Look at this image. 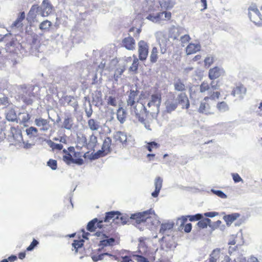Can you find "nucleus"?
<instances>
[{"mask_svg":"<svg viewBox=\"0 0 262 262\" xmlns=\"http://www.w3.org/2000/svg\"><path fill=\"white\" fill-rule=\"evenodd\" d=\"M145 238L141 237L139 239L138 249L139 254L133 255L137 262H154L156 260L155 253L150 252L145 242Z\"/></svg>","mask_w":262,"mask_h":262,"instance_id":"f03ea898","label":"nucleus"},{"mask_svg":"<svg viewBox=\"0 0 262 262\" xmlns=\"http://www.w3.org/2000/svg\"><path fill=\"white\" fill-rule=\"evenodd\" d=\"M10 141L14 145H19L23 141L21 132L18 127H11L10 128V135H9Z\"/></svg>","mask_w":262,"mask_h":262,"instance_id":"1a4fd4ad","label":"nucleus"},{"mask_svg":"<svg viewBox=\"0 0 262 262\" xmlns=\"http://www.w3.org/2000/svg\"><path fill=\"white\" fill-rule=\"evenodd\" d=\"M220 95V92L216 91L210 93L208 96L205 97L203 101L200 103L198 111L201 113L206 115L213 114L211 109L212 106L211 101L218 99Z\"/></svg>","mask_w":262,"mask_h":262,"instance_id":"20e7f679","label":"nucleus"},{"mask_svg":"<svg viewBox=\"0 0 262 262\" xmlns=\"http://www.w3.org/2000/svg\"><path fill=\"white\" fill-rule=\"evenodd\" d=\"M232 175L234 182L237 183L242 181V179L238 173H233Z\"/></svg>","mask_w":262,"mask_h":262,"instance_id":"69168bd1","label":"nucleus"},{"mask_svg":"<svg viewBox=\"0 0 262 262\" xmlns=\"http://www.w3.org/2000/svg\"><path fill=\"white\" fill-rule=\"evenodd\" d=\"M155 215L154 211L149 209L142 212L133 214L130 216V220L134 224H140L150 220L152 215Z\"/></svg>","mask_w":262,"mask_h":262,"instance_id":"39448f33","label":"nucleus"},{"mask_svg":"<svg viewBox=\"0 0 262 262\" xmlns=\"http://www.w3.org/2000/svg\"><path fill=\"white\" fill-rule=\"evenodd\" d=\"M107 226H111V224L106 225L103 224V221L98 220L97 218H95L88 223L86 229L90 232H94L97 228L103 230V229H105Z\"/></svg>","mask_w":262,"mask_h":262,"instance_id":"9b49d317","label":"nucleus"},{"mask_svg":"<svg viewBox=\"0 0 262 262\" xmlns=\"http://www.w3.org/2000/svg\"><path fill=\"white\" fill-rule=\"evenodd\" d=\"M159 3L161 7H164L166 9L171 8L173 6V3L170 0H168V1H165L164 2L160 1Z\"/></svg>","mask_w":262,"mask_h":262,"instance_id":"3c124183","label":"nucleus"},{"mask_svg":"<svg viewBox=\"0 0 262 262\" xmlns=\"http://www.w3.org/2000/svg\"><path fill=\"white\" fill-rule=\"evenodd\" d=\"M107 254L103 250H100V247L98 249L94 251L91 254V258L94 261H97L103 259L104 256Z\"/></svg>","mask_w":262,"mask_h":262,"instance_id":"4be33fe9","label":"nucleus"},{"mask_svg":"<svg viewBox=\"0 0 262 262\" xmlns=\"http://www.w3.org/2000/svg\"><path fill=\"white\" fill-rule=\"evenodd\" d=\"M201 49V46L199 44L189 43L186 48V52L187 55H190L199 51Z\"/></svg>","mask_w":262,"mask_h":262,"instance_id":"cd10ccee","label":"nucleus"},{"mask_svg":"<svg viewBox=\"0 0 262 262\" xmlns=\"http://www.w3.org/2000/svg\"><path fill=\"white\" fill-rule=\"evenodd\" d=\"M117 117L121 123L125 121L126 117V113L122 107H119L117 110Z\"/></svg>","mask_w":262,"mask_h":262,"instance_id":"f704fd0d","label":"nucleus"},{"mask_svg":"<svg viewBox=\"0 0 262 262\" xmlns=\"http://www.w3.org/2000/svg\"><path fill=\"white\" fill-rule=\"evenodd\" d=\"M36 8L42 17H47L53 13L54 8L49 0H43L40 6L33 5L31 9Z\"/></svg>","mask_w":262,"mask_h":262,"instance_id":"0eeeda50","label":"nucleus"},{"mask_svg":"<svg viewBox=\"0 0 262 262\" xmlns=\"http://www.w3.org/2000/svg\"><path fill=\"white\" fill-rule=\"evenodd\" d=\"M48 143V144L50 146V147L53 150H60L63 148V145L61 144L55 143L51 140L49 141Z\"/></svg>","mask_w":262,"mask_h":262,"instance_id":"49530a36","label":"nucleus"},{"mask_svg":"<svg viewBox=\"0 0 262 262\" xmlns=\"http://www.w3.org/2000/svg\"><path fill=\"white\" fill-rule=\"evenodd\" d=\"M173 226L174 223L173 222H168L162 223L161 225L159 232L160 233L164 234L166 231L171 230L173 228Z\"/></svg>","mask_w":262,"mask_h":262,"instance_id":"473e14b6","label":"nucleus"},{"mask_svg":"<svg viewBox=\"0 0 262 262\" xmlns=\"http://www.w3.org/2000/svg\"><path fill=\"white\" fill-rule=\"evenodd\" d=\"M68 150L71 153H73V163H75L78 165H82L83 164V160L81 158L82 154L80 152L75 151L74 147H70L68 148Z\"/></svg>","mask_w":262,"mask_h":262,"instance_id":"412c9836","label":"nucleus"},{"mask_svg":"<svg viewBox=\"0 0 262 262\" xmlns=\"http://www.w3.org/2000/svg\"><path fill=\"white\" fill-rule=\"evenodd\" d=\"M166 111L170 113L174 111L178 107L177 100H176L175 96L173 94L168 97L165 102Z\"/></svg>","mask_w":262,"mask_h":262,"instance_id":"f3484780","label":"nucleus"},{"mask_svg":"<svg viewBox=\"0 0 262 262\" xmlns=\"http://www.w3.org/2000/svg\"><path fill=\"white\" fill-rule=\"evenodd\" d=\"M63 152L66 154L63 157V161L68 164H70L71 163H73L74 159L70 153L68 152L65 149L63 150Z\"/></svg>","mask_w":262,"mask_h":262,"instance_id":"37998d69","label":"nucleus"},{"mask_svg":"<svg viewBox=\"0 0 262 262\" xmlns=\"http://www.w3.org/2000/svg\"><path fill=\"white\" fill-rule=\"evenodd\" d=\"M159 147L160 145L154 141L148 143L146 145V148L150 152H151L153 149H157Z\"/></svg>","mask_w":262,"mask_h":262,"instance_id":"de8ad7c7","label":"nucleus"},{"mask_svg":"<svg viewBox=\"0 0 262 262\" xmlns=\"http://www.w3.org/2000/svg\"><path fill=\"white\" fill-rule=\"evenodd\" d=\"M52 26V23L47 19L41 22L39 25V28L43 33L48 32L50 31Z\"/></svg>","mask_w":262,"mask_h":262,"instance_id":"c756f323","label":"nucleus"},{"mask_svg":"<svg viewBox=\"0 0 262 262\" xmlns=\"http://www.w3.org/2000/svg\"><path fill=\"white\" fill-rule=\"evenodd\" d=\"M117 136L118 137L117 139L118 140H119L121 143H124L126 142L127 137L123 133H121V132L118 133L117 135Z\"/></svg>","mask_w":262,"mask_h":262,"instance_id":"864d4df0","label":"nucleus"},{"mask_svg":"<svg viewBox=\"0 0 262 262\" xmlns=\"http://www.w3.org/2000/svg\"><path fill=\"white\" fill-rule=\"evenodd\" d=\"M162 179L160 177H157L155 180V189L160 190L162 188Z\"/></svg>","mask_w":262,"mask_h":262,"instance_id":"8fccbe9b","label":"nucleus"},{"mask_svg":"<svg viewBox=\"0 0 262 262\" xmlns=\"http://www.w3.org/2000/svg\"><path fill=\"white\" fill-rule=\"evenodd\" d=\"M5 49L7 52L9 53H15L16 51L15 45L14 41H10L7 43Z\"/></svg>","mask_w":262,"mask_h":262,"instance_id":"a18cd8bd","label":"nucleus"},{"mask_svg":"<svg viewBox=\"0 0 262 262\" xmlns=\"http://www.w3.org/2000/svg\"><path fill=\"white\" fill-rule=\"evenodd\" d=\"M73 119L72 117L67 116L64 119L63 127L67 129H71L73 127Z\"/></svg>","mask_w":262,"mask_h":262,"instance_id":"4c0bfd02","label":"nucleus"},{"mask_svg":"<svg viewBox=\"0 0 262 262\" xmlns=\"http://www.w3.org/2000/svg\"><path fill=\"white\" fill-rule=\"evenodd\" d=\"M25 18V13L24 12L20 13L17 19L13 22L12 25L14 27H19L21 25V22Z\"/></svg>","mask_w":262,"mask_h":262,"instance_id":"a19ab883","label":"nucleus"},{"mask_svg":"<svg viewBox=\"0 0 262 262\" xmlns=\"http://www.w3.org/2000/svg\"><path fill=\"white\" fill-rule=\"evenodd\" d=\"M213 61L214 60L212 57H207L204 59V65L205 67H209L213 63Z\"/></svg>","mask_w":262,"mask_h":262,"instance_id":"e2e57ef3","label":"nucleus"},{"mask_svg":"<svg viewBox=\"0 0 262 262\" xmlns=\"http://www.w3.org/2000/svg\"><path fill=\"white\" fill-rule=\"evenodd\" d=\"M34 97V93L32 91L28 90L23 92L20 98L26 105H32Z\"/></svg>","mask_w":262,"mask_h":262,"instance_id":"a211bd4d","label":"nucleus"},{"mask_svg":"<svg viewBox=\"0 0 262 262\" xmlns=\"http://www.w3.org/2000/svg\"><path fill=\"white\" fill-rule=\"evenodd\" d=\"M246 93V89L242 84L236 86L232 90L231 94L233 96H237L239 97H242Z\"/></svg>","mask_w":262,"mask_h":262,"instance_id":"bb28decb","label":"nucleus"},{"mask_svg":"<svg viewBox=\"0 0 262 262\" xmlns=\"http://www.w3.org/2000/svg\"><path fill=\"white\" fill-rule=\"evenodd\" d=\"M240 214L238 213H234L231 214L225 215L224 216V220L228 226H229L231 224L235 221L238 217H239Z\"/></svg>","mask_w":262,"mask_h":262,"instance_id":"c85d7f7f","label":"nucleus"},{"mask_svg":"<svg viewBox=\"0 0 262 262\" xmlns=\"http://www.w3.org/2000/svg\"><path fill=\"white\" fill-rule=\"evenodd\" d=\"M38 130L36 128L31 126L26 129L27 134L31 137L36 136L37 134Z\"/></svg>","mask_w":262,"mask_h":262,"instance_id":"09e8293b","label":"nucleus"},{"mask_svg":"<svg viewBox=\"0 0 262 262\" xmlns=\"http://www.w3.org/2000/svg\"><path fill=\"white\" fill-rule=\"evenodd\" d=\"M107 254L103 250H100V247L98 249L94 251L91 254V258L94 261H97L103 259L104 256Z\"/></svg>","mask_w":262,"mask_h":262,"instance_id":"5701e85b","label":"nucleus"},{"mask_svg":"<svg viewBox=\"0 0 262 262\" xmlns=\"http://www.w3.org/2000/svg\"><path fill=\"white\" fill-rule=\"evenodd\" d=\"M146 18L154 23L169 21L171 18V13L168 11L159 12L156 15L149 14Z\"/></svg>","mask_w":262,"mask_h":262,"instance_id":"6e6552de","label":"nucleus"},{"mask_svg":"<svg viewBox=\"0 0 262 262\" xmlns=\"http://www.w3.org/2000/svg\"><path fill=\"white\" fill-rule=\"evenodd\" d=\"M30 119V116L29 114H27L26 115L24 116L21 119V122L23 123H27L29 120Z\"/></svg>","mask_w":262,"mask_h":262,"instance_id":"774afa93","label":"nucleus"},{"mask_svg":"<svg viewBox=\"0 0 262 262\" xmlns=\"http://www.w3.org/2000/svg\"><path fill=\"white\" fill-rule=\"evenodd\" d=\"M138 95L137 91L130 90L127 99V104L131 107L132 113L135 114L138 120L143 123L147 117L149 112H147V109L142 103L139 102Z\"/></svg>","mask_w":262,"mask_h":262,"instance_id":"f257e3e1","label":"nucleus"},{"mask_svg":"<svg viewBox=\"0 0 262 262\" xmlns=\"http://www.w3.org/2000/svg\"><path fill=\"white\" fill-rule=\"evenodd\" d=\"M118 221L119 222L118 224L121 223L122 224H125L127 223L126 217L122 216L121 213L119 220Z\"/></svg>","mask_w":262,"mask_h":262,"instance_id":"338daca9","label":"nucleus"},{"mask_svg":"<svg viewBox=\"0 0 262 262\" xmlns=\"http://www.w3.org/2000/svg\"><path fill=\"white\" fill-rule=\"evenodd\" d=\"M169 41V40L166 35L161 34L159 36L158 41L160 48V52L162 54H164L167 52Z\"/></svg>","mask_w":262,"mask_h":262,"instance_id":"6ab92c4d","label":"nucleus"},{"mask_svg":"<svg viewBox=\"0 0 262 262\" xmlns=\"http://www.w3.org/2000/svg\"><path fill=\"white\" fill-rule=\"evenodd\" d=\"M89 128L92 131L98 130L100 128V123L94 119H90L88 121Z\"/></svg>","mask_w":262,"mask_h":262,"instance_id":"72a5a7b5","label":"nucleus"},{"mask_svg":"<svg viewBox=\"0 0 262 262\" xmlns=\"http://www.w3.org/2000/svg\"><path fill=\"white\" fill-rule=\"evenodd\" d=\"M133 255L129 252L122 251L119 262H135L133 259V257H134ZM134 258L135 257H134Z\"/></svg>","mask_w":262,"mask_h":262,"instance_id":"7c9ffc66","label":"nucleus"},{"mask_svg":"<svg viewBox=\"0 0 262 262\" xmlns=\"http://www.w3.org/2000/svg\"><path fill=\"white\" fill-rule=\"evenodd\" d=\"M161 103V95L160 94H152L151 96L150 100L147 103V106L151 108V110L147 111L149 112L148 114L152 115L158 114L159 112V108Z\"/></svg>","mask_w":262,"mask_h":262,"instance_id":"423d86ee","label":"nucleus"},{"mask_svg":"<svg viewBox=\"0 0 262 262\" xmlns=\"http://www.w3.org/2000/svg\"><path fill=\"white\" fill-rule=\"evenodd\" d=\"M9 104L10 102L8 97L6 96H4L3 97L0 98V105L7 106Z\"/></svg>","mask_w":262,"mask_h":262,"instance_id":"052dcab7","label":"nucleus"},{"mask_svg":"<svg viewBox=\"0 0 262 262\" xmlns=\"http://www.w3.org/2000/svg\"><path fill=\"white\" fill-rule=\"evenodd\" d=\"M84 241L83 239L80 240H74L72 246L74 248L73 250H75V252H78L79 248H81L83 246Z\"/></svg>","mask_w":262,"mask_h":262,"instance_id":"c03bdc74","label":"nucleus"},{"mask_svg":"<svg viewBox=\"0 0 262 262\" xmlns=\"http://www.w3.org/2000/svg\"><path fill=\"white\" fill-rule=\"evenodd\" d=\"M216 107L220 112H225L229 110V106L224 101L219 102L217 103Z\"/></svg>","mask_w":262,"mask_h":262,"instance_id":"79ce46f5","label":"nucleus"},{"mask_svg":"<svg viewBox=\"0 0 262 262\" xmlns=\"http://www.w3.org/2000/svg\"><path fill=\"white\" fill-rule=\"evenodd\" d=\"M224 74L225 71L223 68L214 67L209 70L208 77L210 80H212L223 76Z\"/></svg>","mask_w":262,"mask_h":262,"instance_id":"dca6fc26","label":"nucleus"},{"mask_svg":"<svg viewBox=\"0 0 262 262\" xmlns=\"http://www.w3.org/2000/svg\"><path fill=\"white\" fill-rule=\"evenodd\" d=\"M112 139L110 137L105 138L102 146V150H98L93 156V159H98L110 152Z\"/></svg>","mask_w":262,"mask_h":262,"instance_id":"9d476101","label":"nucleus"},{"mask_svg":"<svg viewBox=\"0 0 262 262\" xmlns=\"http://www.w3.org/2000/svg\"><path fill=\"white\" fill-rule=\"evenodd\" d=\"M211 192L222 199L227 198V195L221 190L211 189Z\"/></svg>","mask_w":262,"mask_h":262,"instance_id":"5fc2aeb1","label":"nucleus"},{"mask_svg":"<svg viewBox=\"0 0 262 262\" xmlns=\"http://www.w3.org/2000/svg\"><path fill=\"white\" fill-rule=\"evenodd\" d=\"M210 223L211 220L210 219L205 218L199 220L197 223V226L200 229H204L206 228L208 225H209Z\"/></svg>","mask_w":262,"mask_h":262,"instance_id":"58836bf2","label":"nucleus"},{"mask_svg":"<svg viewBox=\"0 0 262 262\" xmlns=\"http://www.w3.org/2000/svg\"><path fill=\"white\" fill-rule=\"evenodd\" d=\"M248 15L250 20L255 24L261 23V15L255 6H252L248 9Z\"/></svg>","mask_w":262,"mask_h":262,"instance_id":"f8f14e48","label":"nucleus"},{"mask_svg":"<svg viewBox=\"0 0 262 262\" xmlns=\"http://www.w3.org/2000/svg\"><path fill=\"white\" fill-rule=\"evenodd\" d=\"M135 40L131 36L125 37L122 41V46L128 50H135Z\"/></svg>","mask_w":262,"mask_h":262,"instance_id":"aec40b11","label":"nucleus"},{"mask_svg":"<svg viewBox=\"0 0 262 262\" xmlns=\"http://www.w3.org/2000/svg\"><path fill=\"white\" fill-rule=\"evenodd\" d=\"M47 165L53 170L56 169L57 167L56 160L53 159H50L47 162Z\"/></svg>","mask_w":262,"mask_h":262,"instance_id":"6e6d98bb","label":"nucleus"},{"mask_svg":"<svg viewBox=\"0 0 262 262\" xmlns=\"http://www.w3.org/2000/svg\"><path fill=\"white\" fill-rule=\"evenodd\" d=\"M121 252H119L116 254H112L111 253L107 252V254H106V255L109 256L112 259L115 260L119 262L121 257Z\"/></svg>","mask_w":262,"mask_h":262,"instance_id":"4d7b16f0","label":"nucleus"},{"mask_svg":"<svg viewBox=\"0 0 262 262\" xmlns=\"http://www.w3.org/2000/svg\"><path fill=\"white\" fill-rule=\"evenodd\" d=\"M221 257L223 258V253H221L219 250H214L210 255L208 262H217Z\"/></svg>","mask_w":262,"mask_h":262,"instance_id":"2f4dec72","label":"nucleus"},{"mask_svg":"<svg viewBox=\"0 0 262 262\" xmlns=\"http://www.w3.org/2000/svg\"><path fill=\"white\" fill-rule=\"evenodd\" d=\"M97 144V138L94 135L90 136L89 141L88 142H86V138H84V146H85L86 148L90 150H94V148L96 146Z\"/></svg>","mask_w":262,"mask_h":262,"instance_id":"b1692460","label":"nucleus"},{"mask_svg":"<svg viewBox=\"0 0 262 262\" xmlns=\"http://www.w3.org/2000/svg\"><path fill=\"white\" fill-rule=\"evenodd\" d=\"M180 227H182V229H183L184 231L186 233L190 232L192 229V225L191 223L186 224V223L184 225L181 224Z\"/></svg>","mask_w":262,"mask_h":262,"instance_id":"680f3d73","label":"nucleus"},{"mask_svg":"<svg viewBox=\"0 0 262 262\" xmlns=\"http://www.w3.org/2000/svg\"><path fill=\"white\" fill-rule=\"evenodd\" d=\"M35 123L38 127H41L42 130H47L49 128V121L42 118H36L35 120Z\"/></svg>","mask_w":262,"mask_h":262,"instance_id":"393cba45","label":"nucleus"},{"mask_svg":"<svg viewBox=\"0 0 262 262\" xmlns=\"http://www.w3.org/2000/svg\"><path fill=\"white\" fill-rule=\"evenodd\" d=\"M210 89V84L207 82L203 81L200 86V90L201 93L208 91Z\"/></svg>","mask_w":262,"mask_h":262,"instance_id":"603ef678","label":"nucleus"},{"mask_svg":"<svg viewBox=\"0 0 262 262\" xmlns=\"http://www.w3.org/2000/svg\"><path fill=\"white\" fill-rule=\"evenodd\" d=\"M39 244V242L35 239H33L30 245L27 248L26 250L28 251L33 250L35 247Z\"/></svg>","mask_w":262,"mask_h":262,"instance_id":"bf43d9fd","label":"nucleus"},{"mask_svg":"<svg viewBox=\"0 0 262 262\" xmlns=\"http://www.w3.org/2000/svg\"><path fill=\"white\" fill-rule=\"evenodd\" d=\"M149 46L144 40H140L138 42L139 59L141 61L146 59L148 54Z\"/></svg>","mask_w":262,"mask_h":262,"instance_id":"ddd939ff","label":"nucleus"},{"mask_svg":"<svg viewBox=\"0 0 262 262\" xmlns=\"http://www.w3.org/2000/svg\"><path fill=\"white\" fill-rule=\"evenodd\" d=\"M202 218V214L198 213L193 215L183 216L180 220L181 221V225H184L187 222L188 219L190 222H193L199 221Z\"/></svg>","mask_w":262,"mask_h":262,"instance_id":"a878e982","label":"nucleus"},{"mask_svg":"<svg viewBox=\"0 0 262 262\" xmlns=\"http://www.w3.org/2000/svg\"><path fill=\"white\" fill-rule=\"evenodd\" d=\"M133 62L130 67L129 68V71L130 72H133L135 74H136L137 73L138 70L139 59L137 57V56L135 55H133Z\"/></svg>","mask_w":262,"mask_h":262,"instance_id":"c9c22d12","label":"nucleus"},{"mask_svg":"<svg viewBox=\"0 0 262 262\" xmlns=\"http://www.w3.org/2000/svg\"><path fill=\"white\" fill-rule=\"evenodd\" d=\"M178 105H181L182 109H188L190 106V102L188 98L185 93H181L176 98Z\"/></svg>","mask_w":262,"mask_h":262,"instance_id":"2eb2a0df","label":"nucleus"},{"mask_svg":"<svg viewBox=\"0 0 262 262\" xmlns=\"http://www.w3.org/2000/svg\"><path fill=\"white\" fill-rule=\"evenodd\" d=\"M107 229H103L101 231L96 232L95 235L99 241L98 246L100 250L106 251L105 249L107 247H113L118 244V241L115 238L111 237L110 235L107 233Z\"/></svg>","mask_w":262,"mask_h":262,"instance_id":"7ed1b4c3","label":"nucleus"},{"mask_svg":"<svg viewBox=\"0 0 262 262\" xmlns=\"http://www.w3.org/2000/svg\"><path fill=\"white\" fill-rule=\"evenodd\" d=\"M120 215V212L119 211H110L105 213V215L103 220H101L103 221V224L107 225V223H110L111 222L118 223V220Z\"/></svg>","mask_w":262,"mask_h":262,"instance_id":"4468645a","label":"nucleus"},{"mask_svg":"<svg viewBox=\"0 0 262 262\" xmlns=\"http://www.w3.org/2000/svg\"><path fill=\"white\" fill-rule=\"evenodd\" d=\"M17 259V256L15 255H11L7 259H4L0 262H13Z\"/></svg>","mask_w":262,"mask_h":262,"instance_id":"0e129e2a","label":"nucleus"},{"mask_svg":"<svg viewBox=\"0 0 262 262\" xmlns=\"http://www.w3.org/2000/svg\"><path fill=\"white\" fill-rule=\"evenodd\" d=\"M174 88L175 90L182 92V93L186 90V86L184 82L180 79H178L174 83Z\"/></svg>","mask_w":262,"mask_h":262,"instance_id":"e433bc0d","label":"nucleus"},{"mask_svg":"<svg viewBox=\"0 0 262 262\" xmlns=\"http://www.w3.org/2000/svg\"><path fill=\"white\" fill-rule=\"evenodd\" d=\"M158 49L154 47L152 48L151 54L150 55V61L151 63H155L158 59Z\"/></svg>","mask_w":262,"mask_h":262,"instance_id":"ea45409f","label":"nucleus"},{"mask_svg":"<svg viewBox=\"0 0 262 262\" xmlns=\"http://www.w3.org/2000/svg\"><path fill=\"white\" fill-rule=\"evenodd\" d=\"M107 104L113 106H117V101L115 97L110 96L107 99Z\"/></svg>","mask_w":262,"mask_h":262,"instance_id":"13d9d810","label":"nucleus"}]
</instances>
